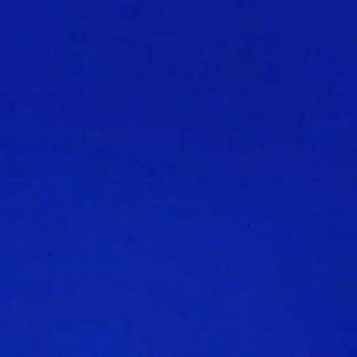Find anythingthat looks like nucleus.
Segmentation results:
<instances>
[{"mask_svg":"<svg viewBox=\"0 0 357 357\" xmlns=\"http://www.w3.org/2000/svg\"><path fill=\"white\" fill-rule=\"evenodd\" d=\"M195 215H201V0H195Z\"/></svg>","mask_w":357,"mask_h":357,"instance_id":"nucleus-1","label":"nucleus"}]
</instances>
